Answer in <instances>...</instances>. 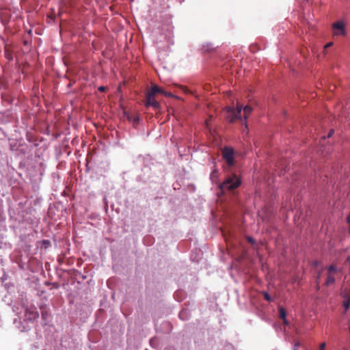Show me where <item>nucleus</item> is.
<instances>
[{"mask_svg": "<svg viewBox=\"0 0 350 350\" xmlns=\"http://www.w3.org/2000/svg\"><path fill=\"white\" fill-rule=\"evenodd\" d=\"M241 185V178L233 175L228 176L220 185V189L222 192L226 191H232Z\"/></svg>", "mask_w": 350, "mask_h": 350, "instance_id": "nucleus-1", "label": "nucleus"}, {"mask_svg": "<svg viewBox=\"0 0 350 350\" xmlns=\"http://www.w3.org/2000/svg\"><path fill=\"white\" fill-rule=\"evenodd\" d=\"M226 118L230 122H233L235 120L241 118V105L239 103L237 104L236 108L234 107H227L226 109Z\"/></svg>", "mask_w": 350, "mask_h": 350, "instance_id": "nucleus-2", "label": "nucleus"}, {"mask_svg": "<svg viewBox=\"0 0 350 350\" xmlns=\"http://www.w3.org/2000/svg\"><path fill=\"white\" fill-rule=\"evenodd\" d=\"M333 28V35L334 36H345L346 30H345V24L342 21H338L332 24Z\"/></svg>", "mask_w": 350, "mask_h": 350, "instance_id": "nucleus-3", "label": "nucleus"}, {"mask_svg": "<svg viewBox=\"0 0 350 350\" xmlns=\"http://www.w3.org/2000/svg\"><path fill=\"white\" fill-rule=\"evenodd\" d=\"M222 156L228 165L232 166L234 164V150L232 148L225 147L222 150Z\"/></svg>", "mask_w": 350, "mask_h": 350, "instance_id": "nucleus-4", "label": "nucleus"}, {"mask_svg": "<svg viewBox=\"0 0 350 350\" xmlns=\"http://www.w3.org/2000/svg\"><path fill=\"white\" fill-rule=\"evenodd\" d=\"M155 95L150 92L149 91L146 94V106L152 107L154 109L157 110L160 109V104L155 100Z\"/></svg>", "mask_w": 350, "mask_h": 350, "instance_id": "nucleus-5", "label": "nucleus"}, {"mask_svg": "<svg viewBox=\"0 0 350 350\" xmlns=\"http://www.w3.org/2000/svg\"><path fill=\"white\" fill-rule=\"evenodd\" d=\"M230 269V273L232 278L236 279V278H239L240 276L241 269L239 258H236V260L232 262Z\"/></svg>", "mask_w": 350, "mask_h": 350, "instance_id": "nucleus-6", "label": "nucleus"}, {"mask_svg": "<svg viewBox=\"0 0 350 350\" xmlns=\"http://www.w3.org/2000/svg\"><path fill=\"white\" fill-rule=\"evenodd\" d=\"M25 319L28 321L35 320L39 317V313L34 307L25 308Z\"/></svg>", "mask_w": 350, "mask_h": 350, "instance_id": "nucleus-7", "label": "nucleus"}, {"mask_svg": "<svg viewBox=\"0 0 350 350\" xmlns=\"http://www.w3.org/2000/svg\"><path fill=\"white\" fill-rule=\"evenodd\" d=\"M149 92H151L152 94H153L154 95H156L157 94H165L167 96H172L171 93L165 92L163 88H159V86H157L156 85H153Z\"/></svg>", "mask_w": 350, "mask_h": 350, "instance_id": "nucleus-8", "label": "nucleus"}, {"mask_svg": "<svg viewBox=\"0 0 350 350\" xmlns=\"http://www.w3.org/2000/svg\"><path fill=\"white\" fill-rule=\"evenodd\" d=\"M341 295L344 298L343 306L345 309V311H347L350 306V295L347 292L344 291L341 293Z\"/></svg>", "mask_w": 350, "mask_h": 350, "instance_id": "nucleus-9", "label": "nucleus"}, {"mask_svg": "<svg viewBox=\"0 0 350 350\" xmlns=\"http://www.w3.org/2000/svg\"><path fill=\"white\" fill-rule=\"evenodd\" d=\"M242 110L244 112V118H245V119H247V117L249 116V115L252 111V107L250 105H246L245 107H243L242 105Z\"/></svg>", "mask_w": 350, "mask_h": 350, "instance_id": "nucleus-10", "label": "nucleus"}, {"mask_svg": "<svg viewBox=\"0 0 350 350\" xmlns=\"http://www.w3.org/2000/svg\"><path fill=\"white\" fill-rule=\"evenodd\" d=\"M335 279L332 275H328L326 281H325V285L329 286L333 283H334Z\"/></svg>", "mask_w": 350, "mask_h": 350, "instance_id": "nucleus-11", "label": "nucleus"}, {"mask_svg": "<svg viewBox=\"0 0 350 350\" xmlns=\"http://www.w3.org/2000/svg\"><path fill=\"white\" fill-rule=\"evenodd\" d=\"M279 313H280V317L281 319H282L284 321V322L286 323L285 318H286V313L285 309L284 308H282V307H280L279 308Z\"/></svg>", "mask_w": 350, "mask_h": 350, "instance_id": "nucleus-12", "label": "nucleus"}, {"mask_svg": "<svg viewBox=\"0 0 350 350\" xmlns=\"http://www.w3.org/2000/svg\"><path fill=\"white\" fill-rule=\"evenodd\" d=\"M321 273H322V270L319 271V273L317 275V278H316L317 288L318 290L320 288L319 284H320Z\"/></svg>", "mask_w": 350, "mask_h": 350, "instance_id": "nucleus-13", "label": "nucleus"}, {"mask_svg": "<svg viewBox=\"0 0 350 350\" xmlns=\"http://www.w3.org/2000/svg\"><path fill=\"white\" fill-rule=\"evenodd\" d=\"M327 271L329 272V275H331V273H335L336 271V268L334 265H330L328 267Z\"/></svg>", "mask_w": 350, "mask_h": 350, "instance_id": "nucleus-14", "label": "nucleus"}, {"mask_svg": "<svg viewBox=\"0 0 350 350\" xmlns=\"http://www.w3.org/2000/svg\"><path fill=\"white\" fill-rule=\"evenodd\" d=\"M263 296L265 300L268 301H271L272 299L271 298L270 295L267 292H263Z\"/></svg>", "mask_w": 350, "mask_h": 350, "instance_id": "nucleus-15", "label": "nucleus"}, {"mask_svg": "<svg viewBox=\"0 0 350 350\" xmlns=\"http://www.w3.org/2000/svg\"><path fill=\"white\" fill-rule=\"evenodd\" d=\"M98 90L100 91V92H104L106 91L107 90V88L105 87V86H100Z\"/></svg>", "mask_w": 350, "mask_h": 350, "instance_id": "nucleus-16", "label": "nucleus"}, {"mask_svg": "<svg viewBox=\"0 0 350 350\" xmlns=\"http://www.w3.org/2000/svg\"><path fill=\"white\" fill-rule=\"evenodd\" d=\"M325 345H326L325 342H323V343L320 344L319 350H325Z\"/></svg>", "mask_w": 350, "mask_h": 350, "instance_id": "nucleus-17", "label": "nucleus"}, {"mask_svg": "<svg viewBox=\"0 0 350 350\" xmlns=\"http://www.w3.org/2000/svg\"><path fill=\"white\" fill-rule=\"evenodd\" d=\"M319 265V262L317 260H314L312 262V266L313 267H317Z\"/></svg>", "mask_w": 350, "mask_h": 350, "instance_id": "nucleus-18", "label": "nucleus"}, {"mask_svg": "<svg viewBox=\"0 0 350 350\" xmlns=\"http://www.w3.org/2000/svg\"><path fill=\"white\" fill-rule=\"evenodd\" d=\"M247 239L248 242H250L251 243H254V240L252 237H248Z\"/></svg>", "mask_w": 350, "mask_h": 350, "instance_id": "nucleus-19", "label": "nucleus"}, {"mask_svg": "<svg viewBox=\"0 0 350 350\" xmlns=\"http://www.w3.org/2000/svg\"><path fill=\"white\" fill-rule=\"evenodd\" d=\"M299 344L298 342H297L295 346H294V348L293 350H298V347H299Z\"/></svg>", "mask_w": 350, "mask_h": 350, "instance_id": "nucleus-20", "label": "nucleus"}, {"mask_svg": "<svg viewBox=\"0 0 350 350\" xmlns=\"http://www.w3.org/2000/svg\"><path fill=\"white\" fill-rule=\"evenodd\" d=\"M332 44H333V42H329V43H327V44L325 46V48H328V47H329V46H332Z\"/></svg>", "mask_w": 350, "mask_h": 350, "instance_id": "nucleus-21", "label": "nucleus"}, {"mask_svg": "<svg viewBox=\"0 0 350 350\" xmlns=\"http://www.w3.org/2000/svg\"><path fill=\"white\" fill-rule=\"evenodd\" d=\"M333 133H334V130H331V131L329 132L327 137H330L332 135V134H333Z\"/></svg>", "mask_w": 350, "mask_h": 350, "instance_id": "nucleus-22", "label": "nucleus"}, {"mask_svg": "<svg viewBox=\"0 0 350 350\" xmlns=\"http://www.w3.org/2000/svg\"><path fill=\"white\" fill-rule=\"evenodd\" d=\"M42 317L45 319L47 316V313L46 312H42Z\"/></svg>", "mask_w": 350, "mask_h": 350, "instance_id": "nucleus-23", "label": "nucleus"}, {"mask_svg": "<svg viewBox=\"0 0 350 350\" xmlns=\"http://www.w3.org/2000/svg\"><path fill=\"white\" fill-rule=\"evenodd\" d=\"M347 262L349 263L350 265V256H348L347 258Z\"/></svg>", "mask_w": 350, "mask_h": 350, "instance_id": "nucleus-24", "label": "nucleus"}, {"mask_svg": "<svg viewBox=\"0 0 350 350\" xmlns=\"http://www.w3.org/2000/svg\"><path fill=\"white\" fill-rule=\"evenodd\" d=\"M348 293L350 295V292H349V293Z\"/></svg>", "mask_w": 350, "mask_h": 350, "instance_id": "nucleus-25", "label": "nucleus"}]
</instances>
